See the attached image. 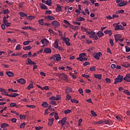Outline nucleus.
I'll return each mask as SVG.
<instances>
[{"label": "nucleus", "instance_id": "15", "mask_svg": "<svg viewBox=\"0 0 130 130\" xmlns=\"http://www.w3.org/2000/svg\"><path fill=\"white\" fill-rule=\"evenodd\" d=\"M41 43H42V44H47L49 43V42L47 41V40L46 38L41 40Z\"/></svg>", "mask_w": 130, "mask_h": 130}, {"label": "nucleus", "instance_id": "53", "mask_svg": "<svg viewBox=\"0 0 130 130\" xmlns=\"http://www.w3.org/2000/svg\"><path fill=\"white\" fill-rule=\"evenodd\" d=\"M85 55L86 54L85 53H81V54H79V57L84 58L85 56Z\"/></svg>", "mask_w": 130, "mask_h": 130}, {"label": "nucleus", "instance_id": "61", "mask_svg": "<svg viewBox=\"0 0 130 130\" xmlns=\"http://www.w3.org/2000/svg\"><path fill=\"white\" fill-rule=\"evenodd\" d=\"M52 13V11L51 10H46L45 14H50Z\"/></svg>", "mask_w": 130, "mask_h": 130}, {"label": "nucleus", "instance_id": "47", "mask_svg": "<svg viewBox=\"0 0 130 130\" xmlns=\"http://www.w3.org/2000/svg\"><path fill=\"white\" fill-rule=\"evenodd\" d=\"M25 125H26V123H21V124L19 126V127L20 128H24V127H25Z\"/></svg>", "mask_w": 130, "mask_h": 130}, {"label": "nucleus", "instance_id": "56", "mask_svg": "<svg viewBox=\"0 0 130 130\" xmlns=\"http://www.w3.org/2000/svg\"><path fill=\"white\" fill-rule=\"evenodd\" d=\"M96 70V68L94 67H90V71L91 72H94Z\"/></svg>", "mask_w": 130, "mask_h": 130}, {"label": "nucleus", "instance_id": "5", "mask_svg": "<svg viewBox=\"0 0 130 130\" xmlns=\"http://www.w3.org/2000/svg\"><path fill=\"white\" fill-rule=\"evenodd\" d=\"M42 3H44L46 5H48V6H51V4H52V1L51 0H42Z\"/></svg>", "mask_w": 130, "mask_h": 130}, {"label": "nucleus", "instance_id": "54", "mask_svg": "<svg viewBox=\"0 0 130 130\" xmlns=\"http://www.w3.org/2000/svg\"><path fill=\"white\" fill-rule=\"evenodd\" d=\"M83 4H86V6H88L90 4V2L88 1H84L83 2Z\"/></svg>", "mask_w": 130, "mask_h": 130}, {"label": "nucleus", "instance_id": "55", "mask_svg": "<svg viewBox=\"0 0 130 130\" xmlns=\"http://www.w3.org/2000/svg\"><path fill=\"white\" fill-rule=\"evenodd\" d=\"M3 24H4V25H5L7 27H9L10 26L11 23H3Z\"/></svg>", "mask_w": 130, "mask_h": 130}, {"label": "nucleus", "instance_id": "21", "mask_svg": "<svg viewBox=\"0 0 130 130\" xmlns=\"http://www.w3.org/2000/svg\"><path fill=\"white\" fill-rule=\"evenodd\" d=\"M45 19H48L50 20H55V18L51 16H46L45 17Z\"/></svg>", "mask_w": 130, "mask_h": 130}, {"label": "nucleus", "instance_id": "11", "mask_svg": "<svg viewBox=\"0 0 130 130\" xmlns=\"http://www.w3.org/2000/svg\"><path fill=\"white\" fill-rule=\"evenodd\" d=\"M93 76L95 79H99V80H101L102 79V74H94Z\"/></svg>", "mask_w": 130, "mask_h": 130}, {"label": "nucleus", "instance_id": "20", "mask_svg": "<svg viewBox=\"0 0 130 130\" xmlns=\"http://www.w3.org/2000/svg\"><path fill=\"white\" fill-rule=\"evenodd\" d=\"M86 34H87V35H91V36L96 35V32L93 31H87L86 32Z\"/></svg>", "mask_w": 130, "mask_h": 130}, {"label": "nucleus", "instance_id": "14", "mask_svg": "<svg viewBox=\"0 0 130 130\" xmlns=\"http://www.w3.org/2000/svg\"><path fill=\"white\" fill-rule=\"evenodd\" d=\"M51 52L52 50H51V49H50L49 48H46L44 50V53H51Z\"/></svg>", "mask_w": 130, "mask_h": 130}, {"label": "nucleus", "instance_id": "43", "mask_svg": "<svg viewBox=\"0 0 130 130\" xmlns=\"http://www.w3.org/2000/svg\"><path fill=\"white\" fill-rule=\"evenodd\" d=\"M41 90H49V88L48 87V86H45L43 87V88L41 89Z\"/></svg>", "mask_w": 130, "mask_h": 130}, {"label": "nucleus", "instance_id": "40", "mask_svg": "<svg viewBox=\"0 0 130 130\" xmlns=\"http://www.w3.org/2000/svg\"><path fill=\"white\" fill-rule=\"evenodd\" d=\"M19 119H26V116L25 115H19Z\"/></svg>", "mask_w": 130, "mask_h": 130}, {"label": "nucleus", "instance_id": "22", "mask_svg": "<svg viewBox=\"0 0 130 130\" xmlns=\"http://www.w3.org/2000/svg\"><path fill=\"white\" fill-rule=\"evenodd\" d=\"M6 127H9V124H7L6 123H3L2 124V125H1V127L2 128H4Z\"/></svg>", "mask_w": 130, "mask_h": 130}, {"label": "nucleus", "instance_id": "23", "mask_svg": "<svg viewBox=\"0 0 130 130\" xmlns=\"http://www.w3.org/2000/svg\"><path fill=\"white\" fill-rule=\"evenodd\" d=\"M53 46L55 49H58V43L57 41H55L54 44H53Z\"/></svg>", "mask_w": 130, "mask_h": 130}, {"label": "nucleus", "instance_id": "44", "mask_svg": "<svg viewBox=\"0 0 130 130\" xmlns=\"http://www.w3.org/2000/svg\"><path fill=\"white\" fill-rule=\"evenodd\" d=\"M72 24H73V25H78V26H80L81 25V23L80 22H76V21H72Z\"/></svg>", "mask_w": 130, "mask_h": 130}, {"label": "nucleus", "instance_id": "36", "mask_svg": "<svg viewBox=\"0 0 130 130\" xmlns=\"http://www.w3.org/2000/svg\"><path fill=\"white\" fill-rule=\"evenodd\" d=\"M34 86H32V83H30V84H29L28 86H27V87H26V89L30 90V89L31 88H33Z\"/></svg>", "mask_w": 130, "mask_h": 130}, {"label": "nucleus", "instance_id": "26", "mask_svg": "<svg viewBox=\"0 0 130 130\" xmlns=\"http://www.w3.org/2000/svg\"><path fill=\"white\" fill-rule=\"evenodd\" d=\"M85 20V19L82 17H79L78 18H77V21H79V22L80 21H84Z\"/></svg>", "mask_w": 130, "mask_h": 130}, {"label": "nucleus", "instance_id": "24", "mask_svg": "<svg viewBox=\"0 0 130 130\" xmlns=\"http://www.w3.org/2000/svg\"><path fill=\"white\" fill-rule=\"evenodd\" d=\"M31 48H32V47H31L30 46H26V47H23V50H24L25 51H27L28 50H31Z\"/></svg>", "mask_w": 130, "mask_h": 130}, {"label": "nucleus", "instance_id": "51", "mask_svg": "<svg viewBox=\"0 0 130 130\" xmlns=\"http://www.w3.org/2000/svg\"><path fill=\"white\" fill-rule=\"evenodd\" d=\"M49 104L56 106V102L54 101L49 102Z\"/></svg>", "mask_w": 130, "mask_h": 130}, {"label": "nucleus", "instance_id": "41", "mask_svg": "<svg viewBox=\"0 0 130 130\" xmlns=\"http://www.w3.org/2000/svg\"><path fill=\"white\" fill-rule=\"evenodd\" d=\"M30 42L31 41H24L23 42V45H24V46H27Z\"/></svg>", "mask_w": 130, "mask_h": 130}, {"label": "nucleus", "instance_id": "1", "mask_svg": "<svg viewBox=\"0 0 130 130\" xmlns=\"http://www.w3.org/2000/svg\"><path fill=\"white\" fill-rule=\"evenodd\" d=\"M123 77L121 75H118L116 79H115V81L114 82V84H116L117 83H120L122 81V78Z\"/></svg>", "mask_w": 130, "mask_h": 130}, {"label": "nucleus", "instance_id": "30", "mask_svg": "<svg viewBox=\"0 0 130 130\" xmlns=\"http://www.w3.org/2000/svg\"><path fill=\"white\" fill-rule=\"evenodd\" d=\"M115 41L116 42H122V41H123V39L115 38Z\"/></svg>", "mask_w": 130, "mask_h": 130}, {"label": "nucleus", "instance_id": "52", "mask_svg": "<svg viewBox=\"0 0 130 130\" xmlns=\"http://www.w3.org/2000/svg\"><path fill=\"white\" fill-rule=\"evenodd\" d=\"M3 23H9V22H8V20L6 19V17H3Z\"/></svg>", "mask_w": 130, "mask_h": 130}, {"label": "nucleus", "instance_id": "2", "mask_svg": "<svg viewBox=\"0 0 130 130\" xmlns=\"http://www.w3.org/2000/svg\"><path fill=\"white\" fill-rule=\"evenodd\" d=\"M58 78H59V79H62V80H67V77L66 75H64V73L59 74V75L58 76Z\"/></svg>", "mask_w": 130, "mask_h": 130}, {"label": "nucleus", "instance_id": "59", "mask_svg": "<svg viewBox=\"0 0 130 130\" xmlns=\"http://www.w3.org/2000/svg\"><path fill=\"white\" fill-rule=\"evenodd\" d=\"M75 12L77 13V16L79 15L81 13L79 9H76Z\"/></svg>", "mask_w": 130, "mask_h": 130}, {"label": "nucleus", "instance_id": "4", "mask_svg": "<svg viewBox=\"0 0 130 130\" xmlns=\"http://www.w3.org/2000/svg\"><path fill=\"white\" fill-rule=\"evenodd\" d=\"M102 56V53L101 52H99L95 53V55H94V58L96 59V60H99L100 58L99 57Z\"/></svg>", "mask_w": 130, "mask_h": 130}, {"label": "nucleus", "instance_id": "33", "mask_svg": "<svg viewBox=\"0 0 130 130\" xmlns=\"http://www.w3.org/2000/svg\"><path fill=\"white\" fill-rule=\"evenodd\" d=\"M63 23H64V24H67V25H69V26H73V25H71V24L70 23V22H69L68 21H67V20H63Z\"/></svg>", "mask_w": 130, "mask_h": 130}, {"label": "nucleus", "instance_id": "45", "mask_svg": "<svg viewBox=\"0 0 130 130\" xmlns=\"http://www.w3.org/2000/svg\"><path fill=\"white\" fill-rule=\"evenodd\" d=\"M43 21H44L43 19H42L41 20H39V24H40L41 25H44Z\"/></svg>", "mask_w": 130, "mask_h": 130}, {"label": "nucleus", "instance_id": "7", "mask_svg": "<svg viewBox=\"0 0 130 130\" xmlns=\"http://www.w3.org/2000/svg\"><path fill=\"white\" fill-rule=\"evenodd\" d=\"M17 82L20 83V84H24L26 83V80H25V79H18V80H17Z\"/></svg>", "mask_w": 130, "mask_h": 130}, {"label": "nucleus", "instance_id": "19", "mask_svg": "<svg viewBox=\"0 0 130 130\" xmlns=\"http://www.w3.org/2000/svg\"><path fill=\"white\" fill-rule=\"evenodd\" d=\"M19 16H20V17L24 18L25 17H27V15L26 13H24L22 12H19Z\"/></svg>", "mask_w": 130, "mask_h": 130}, {"label": "nucleus", "instance_id": "28", "mask_svg": "<svg viewBox=\"0 0 130 130\" xmlns=\"http://www.w3.org/2000/svg\"><path fill=\"white\" fill-rule=\"evenodd\" d=\"M122 93H124V94H127V95L130 96V92L128 91V90L124 89V90L122 91Z\"/></svg>", "mask_w": 130, "mask_h": 130}, {"label": "nucleus", "instance_id": "27", "mask_svg": "<svg viewBox=\"0 0 130 130\" xmlns=\"http://www.w3.org/2000/svg\"><path fill=\"white\" fill-rule=\"evenodd\" d=\"M49 100H52V101L56 100V101H58L60 99H59L58 98H55V96H52L51 98H49Z\"/></svg>", "mask_w": 130, "mask_h": 130}, {"label": "nucleus", "instance_id": "31", "mask_svg": "<svg viewBox=\"0 0 130 130\" xmlns=\"http://www.w3.org/2000/svg\"><path fill=\"white\" fill-rule=\"evenodd\" d=\"M125 51L127 53L129 52L130 48L128 46H125Z\"/></svg>", "mask_w": 130, "mask_h": 130}, {"label": "nucleus", "instance_id": "34", "mask_svg": "<svg viewBox=\"0 0 130 130\" xmlns=\"http://www.w3.org/2000/svg\"><path fill=\"white\" fill-rule=\"evenodd\" d=\"M114 38H115V39H119V38H122V36H121V35L117 34V35L114 36Z\"/></svg>", "mask_w": 130, "mask_h": 130}, {"label": "nucleus", "instance_id": "50", "mask_svg": "<svg viewBox=\"0 0 130 130\" xmlns=\"http://www.w3.org/2000/svg\"><path fill=\"white\" fill-rule=\"evenodd\" d=\"M63 42H64V43H68L70 42V39L68 38H66L64 39H63Z\"/></svg>", "mask_w": 130, "mask_h": 130}, {"label": "nucleus", "instance_id": "64", "mask_svg": "<svg viewBox=\"0 0 130 130\" xmlns=\"http://www.w3.org/2000/svg\"><path fill=\"white\" fill-rule=\"evenodd\" d=\"M20 49V44H18L16 46V50H19Z\"/></svg>", "mask_w": 130, "mask_h": 130}, {"label": "nucleus", "instance_id": "8", "mask_svg": "<svg viewBox=\"0 0 130 130\" xmlns=\"http://www.w3.org/2000/svg\"><path fill=\"white\" fill-rule=\"evenodd\" d=\"M62 11L61 7L59 4H57V8H56V12L57 13L61 12Z\"/></svg>", "mask_w": 130, "mask_h": 130}, {"label": "nucleus", "instance_id": "49", "mask_svg": "<svg viewBox=\"0 0 130 130\" xmlns=\"http://www.w3.org/2000/svg\"><path fill=\"white\" fill-rule=\"evenodd\" d=\"M35 62L32 61V60H31L29 58H27V63L28 64H31V63H34Z\"/></svg>", "mask_w": 130, "mask_h": 130}, {"label": "nucleus", "instance_id": "17", "mask_svg": "<svg viewBox=\"0 0 130 130\" xmlns=\"http://www.w3.org/2000/svg\"><path fill=\"white\" fill-rule=\"evenodd\" d=\"M72 91H73V88L69 87H67L66 88V93H69L70 92H71Z\"/></svg>", "mask_w": 130, "mask_h": 130}, {"label": "nucleus", "instance_id": "29", "mask_svg": "<svg viewBox=\"0 0 130 130\" xmlns=\"http://www.w3.org/2000/svg\"><path fill=\"white\" fill-rule=\"evenodd\" d=\"M104 32L106 35L109 34V36H111L112 35L111 30H105Z\"/></svg>", "mask_w": 130, "mask_h": 130}, {"label": "nucleus", "instance_id": "3", "mask_svg": "<svg viewBox=\"0 0 130 130\" xmlns=\"http://www.w3.org/2000/svg\"><path fill=\"white\" fill-rule=\"evenodd\" d=\"M58 122H60V123L62 126H64L66 122H67V118L63 117L62 120L58 121Z\"/></svg>", "mask_w": 130, "mask_h": 130}, {"label": "nucleus", "instance_id": "13", "mask_svg": "<svg viewBox=\"0 0 130 130\" xmlns=\"http://www.w3.org/2000/svg\"><path fill=\"white\" fill-rule=\"evenodd\" d=\"M53 57L56 58V60L57 61H59L61 59V58L60 57V55L59 54H55Z\"/></svg>", "mask_w": 130, "mask_h": 130}, {"label": "nucleus", "instance_id": "18", "mask_svg": "<svg viewBox=\"0 0 130 130\" xmlns=\"http://www.w3.org/2000/svg\"><path fill=\"white\" fill-rule=\"evenodd\" d=\"M40 8H41V9L43 10H48V8H47V7L46 6V5H45V4H41L40 5Z\"/></svg>", "mask_w": 130, "mask_h": 130}, {"label": "nucleus", "instance_id": "38", "mask_svg": "<svg viewBox=\"0 0 130 130\" xmlns=\"http://www.w3.org/2000/svg\"><path fill=\"white\" fill-rule=\"evenodd\" d=\"M31 28V26H23V27H21V29H22V30H27L29 28Z\"/></svg>", "mask_w": 130, "mask_h": 130}, {"label": "nucleus", "instance_id": "12", "mask_svg": "<svg viewBox=\"0 0 130 130\" xmlns=\"http://www.w3.org/2000/svg\"><path fill=\"white\" fill-rule=\"evenodd\" d=\"M123 80L126 81L127 82H130V77L129 74H127L124 78H123Z\"/></svg>", "mask_w": 130, "mask_h": 130}, {"label": "nucleus", "instance_id": "25", "mask_svg": "<svg viewBox=\"0 0 130 130\" xmlns=\"http://www.w3.org/2000/svg\"><path fill=\"white\" fill-rule=\"evenodd\" d=\"M122 67H124L125 68H128L129 67V64L128 62H125L122 64Z\"/></svg>", "mask_w": 130, "mask_h": 130}, {"label": "nucleus", "instance_id": "16", "mask_svg": "<svg viewBox=\"0 0 130 130\" xmlns=\"http://www.w3.org/2000/svg\"><path fill=\"white\" fill-rule=\"evenodd\" d=\"M49 106V105L48 104H47V103H46V102H44L41 104V106H42L43 107H44L45 108L48 107Z\"/></svg>", "mask_w": 130, "mask_h": 130}, {"label": "nucleus", "instance_id": "48", "mask_svg": "<svg viewBox=\"0 0 130 130\" xmlns=\"http://www.w3.org/2000/svg\"><path fill=\"white\" fill-rule=\"evenodd\" d=\"M16 106V104L15 103H11L10 104V107L11 108H14V107Z\"/></svg>", "mask_w": 130, "mask_h": 130}, {"label": "nucleus", "instance_id": "63", "mask_svg": "<svg viewBox=\"0 0 130 130\" xmlns=\"http://www.w3.org/2000/svg\"><path fill=\"white\" fill-rule=\"evenodd\" d=\"M82 30L85 31V32H88L87 29L84 28L83 26L81 27Z\"/></svg>", "mask_w": 130, "mask_h": 130}, {"label": "nucleus", "instance_id": "32", "mask_svg": "<svg viewBox=\"0 0 130 130\" xmlns=\"http://www.w3.org/2000/svg\"><path fill=\"white\" fill-rule=\"evenodd\" d=\"M103 123H104V120H101L99 121V122L94 123V124H96V125L102 124Z\"/></svg>", "mask_w": 130, "mask_h": 130}, {"label": "nucleus", "instance_id": "42", "mask_svg": "<svg viewBox=\"0 0 130 130\" xmlns=\"http://www.w3.org/2000/svg\"><path fill=\"white\" fill-rule=\"evenodd\" d=\"M9 13V9H6L5 10L3 11V14L7 15Z\"/></svg>", "mask_w": 130, "mask_h": 130}, {"label": "nucleus", "instance_id": "35", "mask_svg": "<svg viewBox=\"0 0 130 130\" xmlns=\"http://www.w3.org/2000/svg\"><path fill=\"white\" fill-rule=\"evenodd\" d=\"M71 102L73 103L78 104L79 103V101L75 99H71Z\"/></svg>", "mask_w": 130, "mask_h": 130}, {"label": "nucleus", "instance_id": "6", "mask_svg": "<svg viewBox=\"0 0 130 130\" xmlns=\"http://www.w3.org/2000/svg\"><path fill=\"white\" fill-rule=\"evenodd\" d=\"M6 74L8 75V77H14V73L11 72V71H8V72H6Z\"/></svg>", "mask_w": 130, "mask_h": 130}, {"label": "nucleus", "instance_id": "39", "mask_svg": "<svg viewBox=\"0 0 130 130\" xmlns=\"http://www.w3.org/2000/svg\"><path fill=\"white\" fill-rule=\"evenodd\" d=\"M90 113L94 117H96L97 116L96 113L93 110L90 111Z\"/></svg>", "mask_w": 130, "mask_h": 130}, {"label": "nucleus", "instance_id": "62", "mask_svg": "<svg viewBox=\"0 0 130 130\" xmlns=\"http://www.w3.org/2000/svg\"><path fill=\"white\" fill-rule=\"evenodd\" d=\"M82 77H84V78L87 79L88 78L90 77V76L86 75L85 74H82Z\"/></svg>", "mask_w": 130, "mask_h": 130}, {"label": "nucleus", "instance_id": "57", "mask_svg": "<svg viewBox=\"0 0 130 130\" xmlns=\"http://www.w3.org/2000/svg\"><path fill=\"white\" fill-rule=\"evenodd\" d=\"M104 123L106 125H110V122L108 120H105V121H104Z\"/></svg>", "mask_w": 130, "mask_h": 130}, {"label": "nucleus", "instance_id": "58", "mask_svg": "<svg viewBox=\"0 0 130 130\" xmlns=\"http://www.w3.org/2000/svg\"><path fill=\"white\" fill-rule=\"evenodd\" d=\"M26 106V107L29 108H35V105H27Z\"/></svg>", "mask_w": 130, "mask_h": 130}, {"label": "nucleus", "instance_id": "10", "mask_svg": "<svg viewBox=\"0 0 130 130\" xmlns=\"http://www.w3.org/2000/svg\"><path fill=\"white\" fill-rule=\"evenodd\" d=\"M96 35H98V37L99 38H102L103 36H105V34L104 33H103L101 31H99L98 32H96Z\"/></svg>", "mask_w": 130, "mask_h": 130}, {"label": "nucleus", "instance_id": "60", "mask_svg": "<svg viewBox=\"0 0 130 130\" xmlns=\"http://www.w3.org/2000/svg\"><path fill=\"white\" fill-rule=\"evenodd\" d=\"M89 64H90V62H87V61H85V62H84V63H83V66H88Z\"/></svg>", "mask_w": 130, "mask_h": 130}, {"label": "nucleus", "instance_id": "46", "mask_svg": "<svg viewBox=\"0 0 130 130\" xmlns=\"http://www.w3.org/2000/svg\"><path fill=\"white\" fill-rule=\"evenodd\" d=\"M70 113H71V110H66L63 111V113H64V114H68Z\"/></svg>", "mask_w": 130, "mask_h": 130}, {"label": "nucleus", "instance_id": "9", "mask_svg": "<svg viewBox=\"0 0 130 130\" xmlns=\"http://www.w3.org/2000/svg\"><path fill=\"white\" fill-rule=\"evenodd\" d=\"M52 26H55L56 27H58V26H59V23H58V21L54 20V21H52Z\"/></svg>", "mask_w": 130, "mask_h": 130}, {"label": "nucleus", "instance_id": "37", "mask_svg": "<svg viewBox=\"0 0 130 130\" xmlns=\"http://www.w3.org/2000/svg\"><path fill=\"white\" fill-rule=\"evenodd\" d=\"M110 44H111V47L114 46V42H113V40L110 39Z\"/></svg>", "mask_w": 130, "mask_h": 130}]
</instances>
